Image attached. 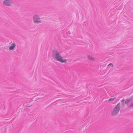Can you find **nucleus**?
Returning a JSON list of instances; mask_svg holds the SVG:
<instances>
[{
    "instance_id": "1",
    "label": "nucleus",
    "mask_w": 133,
    "mask_h": 133,
    "mask_svg": "<svg viewBox=\"0 0 133 133\" xmlns=\"http://www.w3.org/2000/svg\"><path fill=\"white\" fill-rule=\"evenodd\" d=\"M52 56L54 59L61 63H65L67 61L66 59H63L62 56L58 51L57 50H53Z\"/></svg>"
},
{
    "instance_id": "2",
    "label": "nucleus",
    "mask_w": 133,
    "mask_h": 133,
    "mask_svg": "<svg viewBox=\"0 0 133 133\" xmlns=\"http://www.w3.org/2000/svg\"><path fill=\"white\" fill-rule=\"evenodd\" d=\"M120 104L119 103L114 108V110L112 112V114L114 116L116 115L119 112L120 109Z\"/></svg>"
},
{
    "instance_id": "3",
    "label": "nucleus",
    "mask_w": 133,
    "mask_h": 133,
    "mask_svg": "<svg viewBox=\"0 0 133 133\" xmlns=\"http://www.w3.org/2000/svg\"><path fill=\"white\" fill-rule=\"evenodd\" d=\"M41 22V18L38 15H34V23H40Z\"/></svg>"
},
{
    "instance_id": "4",
    "label": "nucleus",
    "mask_w": 133,
    "mask_h": 133,
    "mask_svg": "<svg viewBox=\"0 0 133 133\" xmlns=\"http://www.w3.org/2000/svg\"><path fill=\"white\" fill-rule=\"evenodd\" d=\"M3 4L7 6H10L12 3V0H3Z\"/></svg>"
},
{
    "instance_id": "5",
    "label": "nucleus",
    "mask_w": 133,
    "mask_h": 133,
    "mask_svg": "<svg viewBox=\"0 0 133 133\" xmlns=\"http://www.w3.org/2000/svg\"><path fill=\"white\" fill-rule=\"evenodd\" d=\"M16 44L15 43H13L11 45V46L9 47V49L10 50H13L14 48L15 47Z\"/></svg>"
},
{
    "instance_id": "6",
    "label": "nucleus",
    "mask_w": 133,
    "mask_h": 133,
    "mask_svg": "<svg viewBox=\"0 0 133 133\" xmlns=\"http://www.w3.org/2000/svg\"><path fill=\"white\" fill-rule=\"evenodd\" d=\"M132 99V97H131L130 98L127 99H126L125 101V103L126 104H128V103Z\"/></svg>"
},
{
    "instance_id": "7",
    "label": "nucleus",
    "mask_w": 133,
    "mask_h": 133,
    "mask_svg": "<svg viewBox=\"0 0 133 133\" xmlns=\"http://www.w3.org/2000/svg\"><path fill=\"white\" fill-rule=\"evenodd\" d=\"M88 58L91 61H94L95 59V58L93 56L91 55L88 56Z\"/></svg>"
},
{
    "instance_id": "8",
    "label": "nucleus",
    "mask_w": 133,
    "mask_h": 133,
    "mask_svg": "<svg viewBox=\"0 0 133 133\" xmlns=\"http://www.w3.org/2000/svg\"><path fill=\"white\" fill-rule=\"evenodd\" d=\"M110 66H111L112 67H113L114 66L113 64L112 63H110L107 66V68L109 69L110 68Z\"/></svg>"
},
{
    "instance_id": "9",
    "label": "nucleus",
    "mask_w": 133,
    "mask_h": 133,
    "mask_svg": "<svg viewBox=\"0 0 133 133\" xmlns=\"http://www.w3.org/2000/svg\"><path fill=\"white\" fill-rule=\"evenodd\" d=\"M116 98L115 97H114L113 98H110L108 100L109 102L111 101H113L115 100V99H116Z\"/></svg>"
},
{
    "instance_id": "10",
    "label": "nucleus",
    "mask_w": 133,
    "mask_h": 133,
    "mask_svg": "<svg viewBox=\"0 0 133 133\" xmlns=\"http://www.w3.org/2000/svg\"><path fill=\"white\" fill-rule=\"evenodd\" d=\"M133 107V103L131 105H130L129 106V108H130L131 107Z\"/></svg>"
},
{
    "instance_id": "11",
    "label": "nucleus",
    "mask_w": 133,
    "mask_h": 133,
    "mask_svg": "<svg viewBox=\"0 0 133 133\" xmlns=\"http://www.w3.org/2000/svg\"><path fill=\"white\" fill-rule=\"evenodd\" d=\"M124 101H125V100H124V99H123L121 101H122V102H124Z\"/></svg>"
}]
</instances>
